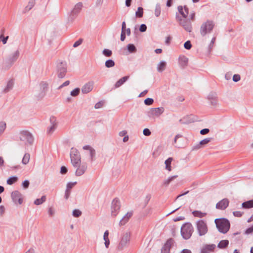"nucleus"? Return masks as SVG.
Here are the masks:
<instances>
[{
  "instance_id": "nucleus-1",
  "label": "nucleus",
  "mask_w": 253,
  "mask_h": 253,
  "mask_svg": "<svg viewBox=\"0 0 253 253\" xmlns=\"http://www.w3.org/2000/svg\"><path fill=\"white\" fill-rule=\"evenodd\" d=\"M216 228L220 233L225 234L229 230L230 224L229 220L226 218H217L214 220Z\"/></svg>"
},
{
  "instance_id": "nucleus-2",
  "label": "nucleus",
  "mask_w": 253,
  "mask_h": 253,
  "mask_svg": "<svg viewBox=\"0 0 253 253\" xmlns=\"http://www.w3.org/2000/svg\"><path fill=\"white\" fill-rule=\"evenodd\" d=\"M19 55L20 52L18 49L10 53L4 60L3 67L5 69H9L18 59Z\"/></svg>"
},
{
  "instance_id": "nucleus-3",
  "label": "nucleus",
  "mask_w": 253,
  "mask_h": 253,
  "mask_svg": "<svg viewBox=\"0 0 253 253\" xmlns=\"http://www.w3.org/2000/svg\"><path fill=\"white\" fill-rule=\"evenodd\" d=\"M48 87V83L45 81H42L39 84V90L34 94L37 100H42L45 95Z\"/></svg>"
},
{
  "instance_id": "nucleus-4",
  "label": "nucleus",
  "mask_w": 253,
  "mask_h": 253,
  "mask_svg": "<svg viewBox=\"0 0 253 253\" xmlns=\"http://www.w3.org/2000/svg\"><path fill=\"white\" fill-rule=\"evenodd\" d=\"M176 20L178 22L179 25L182 27L183 29L187 32H191L192 30V23L190 20L188 18H183L179 16L177 13L175 16Z\"/></svg>"
},
{
  "instance_id": "nucleus-5",
  "label": "nucleus",
  "mask_w": 253,
  "mask_h": 253,
  "mask_svg": "<svg viewBox=\"0 0 253 253\" xmlns=\"http://www.w3.org/2000/svg\"><path fill=\"white\" fill-rule=\"evenodd\" d=\"M19 139L25 145L32 144L34 138L32 134L27 130H21L19 133Z\"/></svg>"
},
{
  "instance_id": "nucleus-6",
  "label": "nucleus",
  "mask_w": 253,
  "mask_h": 253,
  "mask_svg": "<svg viewBox=\"0 0 253 253\" xmlns=\"http://www.w3.org/2000/svg\"><path fill=\"white\" fill-rule=\"evenodd\" d=\"M214 26V22L211 20H207L202 24L200 32L202 36L204 37L207 34L210 33Z\"/></svg>"
},
{
  "instance_id": "nucleus-7",
  "label": "nucleus",
  "mask_w": 253,
  "mask_h": 253,
  "mask_svg": "<svg viewBox=\"0 0 253 253\" xmlns=\"http://www.w3.org/2000/svg\"><path fill=\"white\" fill-rule=\"evenodd\" d=\"M193 232V227L190 223L183 224L181 228V234L182 237L185 239H189Z\"/></svg>"
},
{
  "instance_id": "nucleus-8",
  "label": "nucleus",
  "mask_w": 253,
  "mask_h": 253,
  "mask_svg": "<svg viewBox=\"0 0 253 253\" xmlns=\"http://www.w3.org/2000/svg\"><path fill=\"white\" fill-rule=\"evenodd\" d=\"M198 234L200 236L205 235L208 231L207 223L204 220H199L196 223Z\"/></svg>"
},
{
  "instance_id": "nucleus-9",
  "label": "nucleus",
  "mask_w": 253,
  "mask_h": 253,
  "mask_svg": "<svg viewBox=\"0 0 253 253\" xmlns=\"http://www.w3.org/2000/svg\"><path fill=\"white\" fill-rule=\"evenodd\" d=\"M130 238L129 232H126L124 233L121 236L120 242L118 246V250L122 251L127 247L129 244Z\"/></svg>"
},
{
  "instance_id": "nucleus-10",
  "label": "nucleus",
  "mask_w": 253,
  "mask_h": 253,
  "mask_svg": "<svg viewBox=\"0 0 253 253\" xmlns=\"http://www.w3.org/2000/svg\"><path fill=\"white\" fill-rule=\"evenodd\" d=\"M70 158L71 163L74 167H77L78 164H81V156L79 152L74 148H72L70 152Z\"/></svg>"
},
{
  "instance_id": "nucleus-11",
  "label": "nucleus",
  "mask_w": 253,
  "mask_h": 253,
  "mask_svg": "<svg viewBox=\"0 0 253 253\" xmlns=\"http://www.w3.org/2000/svg\"><path fill=\"white\" fill-rule=\"evenodd\" d=\"M164 112V108L162 107L158 108H152L147 112L148 117L152 119L155 117H159Z\"/></svg>"
},
{
  "instance_id": "nucleus-12",
  "label": "nucleus",
  "mask_w": 253,
  "mask_h": 253,
  "mask_svg": "<svg viewBox=\"0 0 253 253\" xmlns=\"http://www.w3.org/2000/svg\"><path fill=\"white\" fill-rule=\"evenodd\" d=\"M121 207L120 200L118 198L114 199L112 202L111 213L113 217H115L118 214Z\"/></svg>"
},
{
  "instance_id": "nucleus-13",
  "label": "nucleus",
  "mask_w": 253,
  "mask_h": 253,
  "mask_svg": "<svg viewBox=\"0 0 253 253\" xmlns=\"http://www.w3.org/2000/svg\"><path fill=\"white\" fill-rule=\"evenodd\" d=\"M67 72L66 63L65 62H60L57 65V74L58 77L63 78L65 77Z\"/></svg>"
},
{
  "instance_id": "nucleus-14",
  "label": "nucleus",
  "mask_w": 253,
  "mask_h": 253,
  "mask_svg": "<svg viewBox=\"0 0 253 253\" xmlns=\"http://www.w3.org/2000/svg\"><path fill=\"white\" fill-rule=\"evenodd\" d=\"M83 149L87 151L85 153L86 155H89V161L92 162L94 160V157L95 156V150L89 145L84 146L83 147Z\"/></svg>"
},
{
  "instance_id": "nucleus-15",
  "label": "nucleus",
  "mask_w": 253,
  "mask_h": 253,
  "mask_svg": "<svg viewBox=\"0 0 253 253\" xmlns=\"http://www.w3.org/2000/svg\"><path fill=\"white\" fill-rule=\"evenodd\" d=\"M11 197L15 204L18 203L20 205L22 203V195L18 191H13L11 194Z\"/></svg>"
},
{
  "instance_id": "nucleus-16",
  "label": "nucleus",
  "mask_w": 253,
  "mask_h": 253,
  "mask_svg": "<svg viewBox=\"0 0 253 253\" xmlns=\"http://www.w3.org/2000/svg\"><path fill=\"white\" fill-rule=\"evenodd\" d=\"M75 174L77 176L82 175L86 171L87 169V165L85 163H83L81 164H78L77 167Z\"/></svg>"
},
{
  "instance_id": "nucleus-17",
  "label": "nucleus",
  "mask_w": 253,
  "mask_h": 253,
  "mask_svg": "<svg viewBox=\"0 0 253 253\" xmlns=\"http://www.w3.org/2000/svg\"><path fill=\"white\" fill-rule=\"evenodd\" d=\"M208 99L210 102L211 105L216 107L218 104L217 96L214 92H211L208 96Z\"/></svg>"
},
{
  "instance_id": "nucleus-18",
  "label": "nucleus",
  "mask_w": 253,
  "mask_h": 253,
  "mask_svg": "<svg viewBox=\"0 0 253 253\" xmlns=\"http://www.w3.org/2000/svg\"><path fill=\"white\" fill-rule=\"evenodd\" d=\"M94 82L89 81L84 84L82 88V92L83 94H86L90 92L93 87Z\"/></svg>"
},
{
  "instance_id": "nucleus-19",
  "label": "nucleus",
  "mask_w": 253,
  "mask_h": 253,
  "mask_svg": "<svg viewBox=\"0 0 253 253\" xmlns=\"http://www.w3.org/2000/svg\"><path fill=\"white\" fill-rule=\"evenodd\" d=\"M229 203V200L227 198H224L216 204V208L217 209L224 210L228 206Z\"/></svg>"
},
{
  "instance_id": "nucleus-20",
  "label": "nucleus",
  "mask_w": 253,
  "mask_h": 253,
  "mask_svg": "<svg viewBox=\"0 0 253 253\" xmlns=\"http://www.w3.org/2000/svg\"><path fill=\"white\" fill-rule=\"evenodd\" d=\"M177 9L179 13L180 14V16L184 18H187L189 11L188 8L186 6H184V7H183L182 6H178Z\"/></svg>"
},
{
  "instance_id": "nucleus-21",
  "label": "nucleus",
  "mask_w": 253,
  "mask_h": 253,
  "mask_svg": "<svg viewBox=\"0 0 253 253\" xmlns=\"http://www.w3.org/2000/svg\"><path fill=\"white\" fill-rule=\"evenodd\" d=\"M173 240L170 239L167 241L166 243L161 250V253H169L171 245L173 243Z\"/></svg>"
},
{
  "instance_id": "nucleus-22",
  "label": "nucleus",
  "mask_w": 253,
  "mask_h": 253,
  "mask_svg": "<svg viewBox=\"0 0 253 253\" xmlns=\"http://www.w3.org/2000/svg\"><path fill=\"white\" fill-rule=\"evenodd\" d=\"M132 214L133 213L132 211L127 212L120 220L119 222V225H124L126 223L130 217L132 216Z\"/></svg>"
},
{
  "instance_id": "nucleus-23",
  "label": "nucleus",
  "mask_w": 253,
  "mask_h": 253,
  "mask_svg": "<svg viewBox=\"0 0 253 253\" xmlns=\"http://www.w3.org/2000/svg\"><path fill=\"white\" fill-rule=\"evenodd\" d=\"M82 6L83 4L81 2H79L76 4L71 12V16L74 17L78 14L81 10Z\"/></svg>"
},
{
  "instance_id": "nucleus-24",
  "label": "nucleus",
  "mask_w": 253,
  "mask_h": 253,
  "mask_svg": "<svg viewBox=\"0 0 253 253\" xmlns=\"http://www.w3.org/2000/svg\"><path fill=\"white\" fill-rule=\"evenodd\" d=\"M215 248L214 244L206 245L204 246L201 251V253H208L212 251Z\"/></svg>"
},
{
  "instance_id": "nucleus-25",
  "label": "nucleus",
  "mask_w": 253,
  "mask_h": 253,
  "mask_svg": "<svg viewBox=\"0 0 253 253\" xmlns=\"http://www.w3.org/2000/svg\"><path fill=\"white\" fill-rule=\"evenodd\" d=\"M129 78V76H126L123 77L119 79L114 84V88H117L123 85Z\"/></svg>"
},
{
  "instance_id": "nucleus-26",
  "label": "nucleus",
  "mask_w": 253,
  "mask_h": 253,
  "mask_svg": "<svg viewBox=\"0 0 253 253\" xmlns=\"http://www.w3.org/2000/svg\"><path fill=\"white\" fill-rule=\"evenodd\" d=\"M188 59L184 55H181L179 57V63L182 68L185 67L188 64Z\"/></svg>"
},
{
  "instance_id": "nucleus-27",
  "label": "nucleus",
  "mask_w": 253,
  "mask_h": 253,
  "mask_svg": "<svg viewBox=\"0 0 253 253\" xmlns=\"http://www.w3.org/2000/svg\"><path fill=\"white\" fill-rule=\"evenodd\" d=\"M55 119L54 117H51L50 119V121L52 124L51 126H50L47 129V132L48 133H52L56 129V124L55 123Z\"/></svg>"
},
{
  "instance_id": "nucleus-28",
  "label": "nucleus",
  "mask_w": 253,
  "mask_h": 253,
  "mask_svg": "<svg viewBox=\"0 0 253 253\" xmlns=\"http://www.w3.org/2000/svg\"><path fill=\"white\" fill-rule=\"evenodd\" d=\"M13 85L14 82L12 80L8 81L5 87L2 90V92L6 93L9 92L12 89Z\"/></svg>"
},
{
  "instance_id": "nucleus-29",
  "label": "nucleus",
  "mask_w": 253,
  "mask_h": 253,
  "mask_svg": "<svg viewBox=\"0 0 253 253\" xmlns=\"http://www.w3.org/2000/svg\"><path fill=\"white\" fill-rule=\"evenodd\" d=\"M167 63L164 61H161L158 65L157 69L158 72H163L166 68Z\"/></svg>"
},
{
  "instance_id": "nucleus-30",
  "label": "nucleus",
  "mask_w": 253,
  "mask_h": 253,
  "mask_svg": "<svg viewBox=\"0 0 253 253\" xmlns=\"http://www.w3.org/2000/svg\"><path fill=\"white\" fill-rule=\"evenodd\" d=\"M211 139H212L211 138H205V139L201 140L200 142V143L199 144H198L197 146H196L194 149H198L200 148L201 146L204 145L208 144L209 142H210L211 141Z\"/></svg>"
},
{
  "instance_id": "nucleus-31",
  "label": "nucleus",
  "mask_w": 253,
  "mask_h": 253,
  "mask_svg": "<svg viewBox=\"0 0 253 253\" xmlns=\"http://www.w3.org/2000/svg\"><path fill=\"white\" fill-rule=\"evenodd\" d=\"M109 236V231L108 230L105 231V232L104 233L103 235V239L105 241V246L106 248H108L109 244H110V241L108 238Z\"/></svg>"
},
{
  "instance_id": "nucleus-32",
  "label": "nucleus",
  "mask_w": 253,
  "mask_h": 253,
  "mask_svg": "<svg viewBox=\"0 0 253 253\" xmlns=\"http://www.w3.org/2000/svg\"><path fill=\"white\" fill-rule=\"evenodd\" d=\"M242 207L244 209H250L253 208V200H249L242 203Z\"/></svg>"
},
{
  "instance_id": "nucleus-33",
  "label": "nucleus",
  "mask_w": 253,
  "mask_h": 253,
  "mask_svg": "<svg viewBox=\"0 0 253 253\" xmlns=\"http://www.w3.org/2000/svg\"><path fill=\"white\" fill-rule=\"evenodd\" d=\"M161 13V4L159 3H157L154 8V14L156 17H159Z\"/></svg>"
},
{
  "instance_id": "nucleus-34",
  "label": "nucleus",
  "mask_w": 253,
  "mask_h": 253,
  "mask_svg": "<svg viewBox=\"0 0 253 253\" xmlns=\"http://www.w3.org/2000/svg\"><path fill=\"white\" fill-rule=\"evenodd\" d=\"M229 244V241L227 240H223L219 242L217 245V247L220 249L225 248Z\"/></svg>"
},
{
  "instance_id": "nucleus-35",
  "label": "nucleus",
  "mask_w": 253,
  "mask_h": 253,
  "mask_svg": "<svg viewBox=\"0 0 253 253\" xmlns=\"http://www.w3.org/2000/svg\"><path fill=\"white\" fill-rule=\"evenodd\" d=\"M193 215L195 217H198L199 218H202L205 217L207 215V213L202 212L201 211H194L192 212Z\"/></svg>"
},
{
  "instance_id": "nucleus-36",
  "label": "nucleus",
  "mask_w": 253,
  "mask_h": 253,
  "mask_svg": "<svg viewBox=\"0 0 253 253\" xmlns=\"http://www.w3.org/2000/svg\"><path fill=\"white\" fill-rule=\"evenodd\" d=\"M177 177V175H173L170 177H169L168 179H165L163 181V185L165 186H168L169 184L175 178H176Z\"/></svg>"
},
{
  "instance_id": "nucleus-37",
  "label": "nucleus",
  "mask_w": 253,
  "mask_h": 253,
  "mask_svg": "<svg viewBox=\"0 0 253 253\" xmlns=\"http://www.w3.org/2000/svg\"><path fill=\"white\" fill-rule=\"evenodd\" d=\"M172 161V158L170 157L165 161V164L166 165V169L169 171H171V163Z\"/></svg>"
},
{
  "instance_id": "nucleus-38",
  "label": "nucleus",
  "mask_w": 253,
  "mask_h": 253,
  "mask_svg": "<svg viewBox=\"0 0 253 253\" xmlns=\"http://www.w3.org/2000/svg\"><path fill=\"white\" fill-rule=\"evenodd\" d=\"M46 200V196H42L40 199H37L35 200L34 203L36 205H40L44 203Z\"/></svg>"
},
{
  "instance_id": "nucleus-39",
  "label": "nucleus",
  "mask_w": 253,
  "mask_h": 253,
  "mask_svg": "<svg viewBox=\"0 0 253 253\" xmlns=\"http://www.w3.org/2000/svg\"><path fill=\"white\" fill-rule=\"evenodd\" d=\"M35 5L34 0H31L29 1L28 5L25 7L24 12H26L31 10Z\"/></svg>"
},
{
  "instance_id": "nucleus-40",
  "label": "nucleus",
  "mask_w": 253,
  "mask_h": 253,
  "mask_svg": "<svg viewBox=\"0 0 253 253\" xmlns=\"http://www.w3.org/2000/svg\"><path fill=\"white\" fill-rule=\"evenodd\" d=\"M18 180V177L16 176H13L8 178L7 180V184L12 185Z\"/></svg>"
},
{
  "instance_id": "nucleus-41",
  "label": "nucleus",
  "mask_w": 253,
  "mask_h": 253,
  "mask_svg": "<svg viewBox=\"0 0 253 253\" xmlns=\"http://www.w3.org/2000/svg\"><path fill=\"white\" fill-rule=\"evenodd\" d=\"M30 158V155L29 153L25 154L22 160V164L23 165H27V164H28V163L29 162Z\"/></svg>"
},
{
  "instance_id": "nucleus-42",
  "label": "nucleus",
  "mask_w": 253,
  "mask_h": 253,
  "mask_svg": "<svg viewBox=\"0 0 253 253\" xmlns=\"http://www.w3.org/2000/svg\"><path fill=\"white\" fill-rule=\"evenodd\" d=\"M143 15V8L142 7H138L137 10L135 12V15L137 17H142Z\"/></svg>"
},
{
  "instance_id": "nucleus-43",
  "label": "nucleus",
  "mask_w": 253,
  "mask_h": 253,
  "mask_svg": "<svg viewBox=\"0 0 253 253\" xmlns=\"http://www.w3.org/2000/svg\"><path fill=\"white\" fill-rule=\"evenodd\" d=\"M105 65L107 68H111L115 66V62L112 59H108L106 61Z\"/></svg>"
},
{
  "instance_id": "nucleus-44",
  "label": "nucleus",
  "mask_w": 253,
  "mask_h": 253,
  "mask_svg": "<svg viewBox=\"0 0 253 253\" xmlns=\"http://www.w3.org/2000/svg\"><path fill=\"white\" fill-rule=\"evenodd\" d=\"M127 49L128 51L130 53H134L136 51V48L133 44H128L127 45Z\"/></svg>"
},
{
  "instance_id": "nucleus-45",
  "label": "nucleus",
  "mask_w": 253,
  "mask_h": 253,
  "mask_svg": "<svg viewBox=\"0 0 253 253\" xmlns=\"http://www.w3.org/2000/svg\"><path fill=\"white\" fill-rule=\"evenodd\" d=\"M6 127V124L4 122H0V136L3 133Z\"/></svg>"
},
{
  "instance_id": "nucleus-46",
  "label": "nucleus",
  "mask_w": 253,
  "mask_h": 253,
  "mask_svg": "<svg viewBox=\"0 0 253 253\" xmlns=\"http://www.w3.org/2000/svg\"><path fill=\"white\" fill-rule=\"evenodd\" d=\"M80 92V89L77 87L72 90L70 92V94L73 97H76L79 94Z\"/></svg>"
},
{
  "instance_id": "nucleus-47",
  "label": "nucleus",
  "mask_w": 253,
  "mask_h": 253,
  "mask_svg": "<svg viewBox=\"0 0 253 253\" xmlns=\"http://www.w3.org/2000/svg\"><path fill=\"white\" fill-rule=\"evenodd\" d=\"M102 53L106 57H110L112 54V52L110 49H104L102 51Z\"/></svg>"
},
{
  "instance_id": "nucleus-48",
  "label": "nucleus",
  "mask_w": 253,
  "mask_h": 253,
  "mask_svg": "<svg viewBox=\"0 0 253 253\" xmlns=\"http://www.w3.org/2000/svg\"><path fill=\"white\" fill-rule=\"evenodd\" d=\"M82 214V212L79 210L75 209L73 211V215L75 217H78Z\"/></svg>"
},
{
  "instance_id": "nucleus-49",
  "label": "nucleus",
  "mask_w": 253,
  "mask_h": 253,
  "mask_svg": "<svg viewBox=\"0 0 253 253\" xmlns=\"http://www.w3.org/2000/svg\"><path fill=\"white\" fill-rule=\"evenodd\" d=\"M154 102V100L153 98H147L144 100V103L146 105H152Z\"/></svg>"
},
{
  "instance_id": "nucleus-50",
  "label": "nucleus",
  "mask_w": 253,
  "mask_h": 253,
  "mask_svg": "<svg viewBox=\"0 0 253 253\" xmlns=\"http://www.w3.org/2000/svg\"><path fill=\"white\" fill-rule=\"evenodd\" d=\"M184 47L186 49H190L192 47V44L190 41H186L184 44Z\"/></svg>"
},
{
  "instance_id": "nucleus-51",
  "label": "nucleus",
  "mask_w": 253,
  "mask_h": 253,
  "mask_svg": "<svg viewBox=\"0 0 253 253\" xmlns=\"http://www.w3.org/2000/svg\"><path fill=\"white\" fill-rule=\"evenodd\" d=\"M76 182L68 183L66 186V190H70V189H72L73 187L76 184Z\"/></svg>"
},
{
  "instance_id": "nucleus-52",
  "label": "nucleus",
  "mask_w": 253,
  "mask_h": 253,
  "mask_svg": "<svg viewBox=\"0 0 253 253\" xmlns=\"http://www.w3.org/2000/svg\"><path fill=\"white\" fill-rule=\"evenodd\" d=\"M29 184L30 182L28 180H24L22 183V185L24 189L28 188L29 186Z\"/></svg>"
},
{
  "instance_id": "nucleus-53",
  "label": "nucleus",
  "mask_w": 253,
  "mask_h": 253,
  "mask_svg": "<svg viewBox=\"0 0 253 253\" xmlns=\"http://www.w3.org/2000/svg\"><path fill=\"white\" fill-rule=\"evenodd\" d=\"M143 133L144 135L148 136L151 135V131L148 128H144L143 130Z\"/></svg>"
},
{
  "instance_id": "nucleus-54",
  "label": "nucleus",
  "mask_w": 253,
  "mask_h": 253,
  "mask_svg": "<svg viewBox=\"0 0 253 253\" xmlns=\"http://www.w3.org/2000/svg\"><path fill=\"white\" fill-rule=\"evenodd\" d=\"M68 171L67 168L65 166H62L60 169V173L62 174H66Z\"/></svg>"
},
{
  "instance_id": "nucleus-55",
  "label": "nucleus",
  "mask_w": 253,
  "mask_h": 253,
  "mask_svg": "<svg viewBox=\"0 0 253 253\" xmlns=\"http://www.w3.org/2000/svg\"><path fill=\"white\" fill-rule=\"evenodd\" d=\"M83 42V39H80L78 41H76L73 44L74 47H77L82 44Z\"/></svg>"
},
{
  "instance_id": "nucleus-56",
  "label": "nucleus",
  "mask_w": 253,
  "mask_h": 253,
  "mask_svg": "<svg viewBox=\"0 0 253 253\" xmlns=\"http://www.w3.org/2000/svg\"><path fill=\"white\" fill-rule=\"evenodd\" d=\"M147 30V26L145 24H142L140 25L139 28V31L141 32H144Z\"/></svg>"
},
{
  "instance_id": "nucleus-57",
  "label": "nucleus",
  "mask_w": 253,
  "mask_h": 253,
  "mask_svg": "<svg viewBox=\"0 0 253 253\" xmlns=\"http://www.w3.org/2000/svg\"><path fill=\"white\" fill-rule=\"evenodd\" d=\"M240 76L238 74H235L233 77V81L235 82H237L240 80Z\"/></svg>"
},
{
  "instance_id": "nucleus-58",
  "label": "nucleus",
  "mask_w": 253,
  "mask_h": 253,
  "mask_svg": "<svg viewBox=\"0 0 253 253\" xmlns=\"http://www.w3.org/2000/svg\"><path fill=\"white\" fill-rule=\"evenodd\" d=\"M234 215L237 217H241L243 214V212L240 211H235L233 212Z\"/></svg>"
},
{
  "instance_id": "nucleus-59",
  "label": "nucleus",
  "mask_w": 253,
  "mask_h": 253,
  "mask_svg": "<svg viewBox=\"0 0 253 253\" xmlns=\"http://www.w3.org/2000/svg\"><path fill=\"white\" fill-rule=\"evenodd\" d=\"M253 232V225L251 227L247 228L246 230V234H251Z\"/></svg>"
},
{
  "instance_id": "nucleus-60",
  "label": "nucleus",
  "mask_w": 253,
  "mask_h": 253,
  "mask_svg": "<svg viewBox=\"0 0 253 253\" xmlns=\"http://www.w3.org/2000/svg\"><path fill=\"white\" fill-rule=\"evenodd\" d=\"M210 131L209 129L208 128H204L200 131V134L202 135H205L209 133Z\"/></svg>"
},
{
  "instance_id": "nucleus-61",
  "label": "nucleus",
  "mask_w": 253,
  "mask_h": 253,
  "mask_svg": "<svg viewBox=\"0 0 253 253\" xmlns=\"http://www.w3.org/2000/svg\"><path fill=\"white\" fill-rule=\"evenodd\" d=\"M102 105L103 102L101 101H99L95 104L94 108L95 109H99L102 107Z\"/></svg>"
},
{
  "instance_id": "nucleus-62",
  "label": "nucleus",
  "mask_w": 253,
  "mask_h": 253,
  "mask_svg": "<svg viewBox=\"0 0 253 253\" xmlns=\"http://www.w3.org/2000/svg\"><path fill=\"white\" fill-rule=\"evenodd\" d=\"M48 213L50 216H53L55 213V211L51 207H50L48 210Z\"/></svg>"
},
{
  "instance_id": "nucleus-63",
  "label": "nucleus",
  "mask_w": 253,
  "mask_h": 253,
  "mask_svg": "<svg viewBox=\"0 0 253 253\" xmlns=\"http://www.w3.org/2000/svg\"><path fill=\"white\" fill-rule=\"evenodd\" d=\"M126 38V32L125 31H122L121 35V41H124Z\"/></svg>"
},
{
  "instance_id": "nucleus-64",
  "label": "nucleus",
  "mask_w": 253,
  "mask_h": 253,
  "mask_svg": "<svg viewBox=\"0 0 253 253\" xmlns=\"http://www.w3.org/2000/svg\"><path fill=\"white\" fill-rule=\"evenodd\" d=\"M70 84V81H66V82H65L62 84H61L59 87V88H61L62 87H63L64 86H67L69 84Z\"/></svg>"
}]
</instances>
